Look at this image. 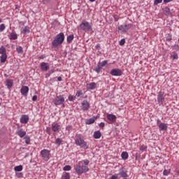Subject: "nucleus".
<instances>
[{
  "label": "nucleus",
  "instance_id": "obj_1",
  "mask_svg": "<svg viewBox=\"0 0 179 179\" xmlns=\"http://www.w3.org/2000/svg\"><path fill=\"white\" fill-rule=\"evenodd\" d=\"M89 163H90L89 159L80 161L77 164L74 166L76 173H77V174H83V173H87V171L90 170L89 166H87Z\"/></svg>",
  "mask_w": 179,
  "mask_h": 179
},
{
  "label": "nucleus",
  "instance_id": "obj_2",
  "mask_svg": "<svg viewBox=\"0 0 179 179\" xmlns=\"http://www.w3.org/2000/svg\"><path fill=\"white\" fill-rule=\"evenodd\" d=\"M64 40H65V35L64 33L61 32L58 34L55 40L52 43V45L54 48H57L59 45H61L62 43H64Z\"/></svg>",
  "mask_w": 179,
  "mask_h": 179
},
{
  "label": "nucleus",
  "instance_id": "obj_3",
  "mask_svg": "<svg viewBox=\"0 0 179 179\" xmlns=\"http://www.w3.org/2000/svg\"><path fill=\"white\" fill-rule=\"evenodd\" d=\"M75 142L77 146H80L83 149L89 148V145H87V143L85 141V140L83 139V136L80 134H77L76 136Z\"/></svg>",
  "mask_w": 179,
  "mask_h": 179
},
{
  "label": "nucleus",
  "instance_id": "obj_4",
  "mask_svg": "<svg viewBox=\"0 0 179 179\" xmlns=\"http://www.w3.org/2000/svg\"><path fill=\"white\" fill-rule=\"evenodd\" d=\"M80 29L83 30V31H92L93 30L92 23L85 20L82 21L80 24Z\"/></svg>",
  "mask_w": 179,
  "mask_h": 179
},
{
  "label": "nucleus",
  "instance_id": "obj_5",
  "mask_svg": "<svg viewBox=\"0 0 179 179\" xmlns=\"http://www.w3.org/2000/svg\"><path fill=\"white\" fill-rule=\"evenodd\" d=\"M65 97L64 95H57L55 99L53 100V103L55 106H64Z\"/></svg>",
  "mask_w": 179,
  "mask_h": 179
},
{
  "label": "nucleus",
  "instance_id": "obj_6",
  "mask_svg": "<svg viewBox=\"0 0 179 179\" xmlns=\"http://www.w3.org/2000/svg\"><path fill=\"white\" fill-rule=\"evenodd\" d=\"M132 27V24H126L124 25H120L118 27V30H120V33L124 34L127 33V31L129 29H131Z\"/></svg>",
  "mask_w": 179,
  "mask_h": 179
},
{
  "label": "nucleus",
  "instance_id": "obj_7",
  "mask_svg": "<svg viewBox=\"0 0 179 179\" xmlns=\"http://www.w3.org/2000/svg\"><path fill=\"white\" fill-rule=\"evenodd\" d=\"M50 151L47 149H43L41 151V155L43 160H45L46 162L50 160Z\"/></svg>",
  "mask_w": 179,
  "mask_h": 179
},
{
  "label": "nucleus",
  "instance_id": "obj_8",
  "mask_svg": "<svg viewBox=\"0 0 179 179\" xmlns=\"http://www.w3.org/2000/svg\"><path fill=\"white\" fill-rule=\"evenodd\" d=\"M110 73L112 76H121V75H122V70L120 69H113Z\"/></svg>",
  "mask_w": 179,
  "mask_h": 179
},
{
  "label": "nucleus",
  "instance_id": "obj_9",
  "mask_svg": "<svg viewBox=\"0 0 179 179\" xmlns=\"http://www.w3.org/2000/svg\"><path fill=\"white\" fill-rule=\"evenodd\" d=\"M164 101V92H158L157 102H158L159 106H162V104H163Z\"/></svg>",
  "mask_w": 179,
  "mask_h": 179
},
{
  "label": "nucleus",
  "instance_id": "obj_10",
  "mask_svg": "<svg viewBox=\"0 0 179 179\" xmlns=\"http://www.w3.org/2000/svg\"><path fill=\"white\" fill-rule=\"evenodd\" d=\"M89 108H90V103H89V101L87 100L83 101L81 103V110H83V111H87Z\"/></svg>",
  "mask_w": 179,
  "mask_h": 179
},
{
  "label": "nucleus",
  "instance_id": "obj_11",
  "mask_svg": "<svg viewBox=\"0 0 179 179\" xmlns=\"http://www.w3.org/2000/svg\"><path fill=\"white\" fill-rule=\"evenodd\" d=\"M52 131L53 132H59L61 131V125L58 123L53 122L52 124Z\"/></svg>",
  "mask_w": 179,
  "mask_h": 179
},
{
  "label": "nucleus",
  "instance_id": "obj_12",
  "mask_svg": "<svg viewBox=\"0 0 179 179\" xmlns=\"http://www.w3.org/2000/svg\"><path fill=\"white\" fill-rule=\"evenodd\" d=\"M40 66H41V71H43L44 72H47V71L50 69V64L48 63L41 62L40 64Z\"/></svg>",
  "mask_w": 179,
  "mask_h": 179
},
{
  "label": "nucleus",
  "instance_id": "obj_13",
  "mask_svg": "<svg viewBox=\"0 0 179 179\" xmlns=\"http://www.w3.org/2000/svg\"><path fill=\"white\" fill-rule=\"evenodd\" d=\"M20 93L22 96H27V94L29 93V87L22 86L20 90Z\"/></svg>",
  "mask_w": 179,
  "mask_h": 179
},
{
  "label": "nucleus",
  "instance_id": "obj_14",
  "mask_svg": "<svg viewBox=\"0 0 179 179\" xmlns=\"http://www.w3.org/2000/svg\"><path fill=\"white\" fill-rule=\"evenodd\" d=\"M21 124H27L29 122V115H22L20 120Z\"/></svg>",
  "mask_w": 179,
  "mask_h": 179
},
{
  "label": "nucleus",
  "instance_id": "obj_15",
  "mask_svg": "<svg viewBox=\"0 0 179 179\" xmlns=\"http://www.w3.org/2000/svg\"><path fill=\"white\" fill-rule=\"evenodd\" d=\"M106 117L110 122H115V120H117V116L113 114H107Z\"/></svg>",
  "mask_w": 179,
  "mask_h": 179
},
{
  "label": "nucleus",
  "instance_id": "obj_16",
  "mask_svg": "<svg viewBox=\"0 0 179 179\" xmlns=\"http://www.w3.org/2000/svg\"><path fill=\"white\" fill-rule=\"evenodd\" d=\"M17 135H18L20 138H24V136H26V131L22 130V129H18L17 130Z\"/></svg>",
  "mask_w": 179,
  "mask_h": 179
},
{
  "label": "nucleus",
  "instance_id": "obj_17",
  "mask_svg": "<svg viewBox=\"0 0 179 179\" xmlns=\"http://www.w3.org/2000/svg\"><path fill=\"white\" fill-rule=\"evenodd\" d=\"M97 86L96 83H91L90 84H87V90H94Z\"/></svg>",
  "mask_w": 179,
  "mask_h": 179
},
{
  "label": "nucleus",
  "instance_id": "obj_18",
  "mask_svg": "<svg viewBox=\"0 0 179 179\" xmlns=\"http://www.w3.org/2000/svg\"><path fill=\"white\" fill-rule=\"evenodd\" d=\"M159 131H167V124L166 123H159Z\"/></svg>",
  "mask_w": 179,
  "mask_h": 179
},
{
  "label": "nucleus",
  "instance_id": "obj_19",
  "mask_svg": "<svg viewBox=\"0 0 179 179\" xmlns=\"http://www.w3.org/2000/svg\"><path fill=\"white\" fill-rule=\"evenodd\" d=\"M10 40H17V34L16 32H12L8 35Z\"/></svg>",
  "mask_w": 179,
  "mask_h": 179
},
{
  "label": "nucleus",
  "instance_id": "obj_20",
  "mask_svg": "<svg viewBox=\"0 0 179 179\" xmlns=\"http://www.w3.org/2000/svg\"><path fill=\"white\" fill-rule=\"evenodd\" d=\"M6 86L8 87V89H10L12 86H13V80L7 79L6 81Z\"/></svg>",
  "mask_w": 179,
  "mask_h": 179
},
{
  "label": "nucleus",
  "instance_id": "obj_21",
  "mask_svg": "<svg viewBox=\"0 0 179 179\" xmlns=\"http://www.w3.org/2000/svg\"><path fill=\"white\" fill-rule=\"evenodd\" d=\"M21 33H23L24 34H27L30 33V27H24L21 29Z\"/></svg>",
  "mask_w": 179,
  "mask_h": 179
},
{
  "label": "nucleus",
  "instance_id": "obj_22",
  "mask_svg": "<svg viewBox=\"0 0 179 179\" xmlns=\"http://www.w3.org/2000/svg\"><path fill=\"white\" fill-rule=\"evenodd\" d=\"M94 138L95 139H100V138H101V132H100V131H94Z\"/></svg>",
  "mask_w": 179,
  "mask_h": 179
},
{
  "label": "nucleus",
  "instance_id": "obj_23",
  "mask_svg": "<svg viewBox=\"0 0 179 179\" xmlns=\"http://www.w3.org/2000/svg\"><path fill=\"white\" fill-rule=\"evenodd\" d=\"M94 121H96V117H92L86 121V124L87 125H90L92 124H94Z\"/></svg>",
  "mask_w": 179,
  "mask_h": 179
},
{
  "label": "nucleus",
  "instance_id": "obj_24",
  "mask_svg": "<svg viewBox=\"0 0 179 179\" xmlns=\"http://www.w3.org/2000/svg\"><path fill=\"white\" fill-rule=\"evenodd\" d=\"M6 58H8V56L6 55V54H3L1 55V56L0 57V61L2 64H3V62H6Z\"/></svg>",
  "mask_w": 179,
  "mask_h": 179
},
{
  "label": "nucleus",
  "instance_id": "obj_25",
  "mask_svg": "<svg viewBox=\"0 0 179 179\" xmlns=\"http://www.w3.org/2000/svg\"><path fill=\"white\" fill-rule=\"evenodd\" d=\"M164 15H166V16H169L170 14V8H169V7H165L162 9Z\"/></svg>",
  "mask_w": 179,
  "mask_h": 179
},
{
  "label": "nucleus",
  "instance_id": "obj_26",
  "mask_svg": "<svg viewBox=\"0 0 179 179\" xmlns=\"http://www.w3.org/2000/svg\"><path fill=\"white\" fill-rule=\"evenodd\" d=\"M121 157L122 159H123V160H127L129 157L128 152H122Z\"/></svg>",
  "mask_w": 179,
  "mask_h": 179
},
{
  "label": "nucleus",
  "instance_id": "obj_27",
  "mask_svg": "<svg viewBox=\"0 0 179 179\" xmlns=\"http://www.w3.org/2000/svg\"><path fill=\"white\" fill-rule=\"evenodd\" d=\"M74 36L73 34H71L67 36V43H71L73 41Z\"/></svg>",
  "mask_w": 179,
  "mask_h": 179
},
{
  "label": "nucleus",
  "instance_id": "obj_28",
  "mask_svg": "<svg viewBox=\"0 0 179 179\" xmlns=\"http://www.w3.org/2000/svg\"><path fill=\"white\" fill-rule=\"evenodd\" d=\"M119 174L120 176H121V177H123L124 178H126V177H128V175H127V172H125L124 170H121Z\"/></svg>",
  "mask_w": 179,
  "mask_h": 179
},
{
  "label": "nucleus",
  "instance_id": "obj_29",
  "mask_svg": "<svg viewBox=\"0 0 179 179\" xmlns=\"http://www.w3.org/2000/svg\"><path fill=\"white\" fill-rule=\"evenodd\" d=\"M15 171H22L23 170V166L20 165L14 167Z\"/></svg>",
  "mask_w": 179,
  "mask_h": 179
},
{
  "label": "nucleus",
  "instance_id": "obj_30",
  "mask_svg": "<svg viewBox=\"0 0 179 179\" xmlns=\"http://www.w3.org/2000/svg\"><path fill=\"white\" fill-rule=\"evenodd\" d=\"M108 63V60H104L101 62L98 63V64L100 65L101 68H103V66H106V65H107Z\"/></svg>",
  "mask_w": 179,
  "mask_h": 179
},
{
  "label": "nucleus",
  "instance_id": "obj_31",
  "mask_svg": "<svg viewBox=\"0 0 179 179\" xmlns=\"http://www.w3.org/2000/svg\"><path fill=\"white\" fill-rule=\"evenodd\" d=\"M63 141L61 138H57L55 143V145H57V146H61V144L62 143Z\"/></svg>",
  "mask_w": 179,
  "mask_h": 179
},
{
  "label": "nucleus",
  "instance_id": "obj_32",
  "mask_svg": "<svg viewBox=\"0 0 179 179\" xmlns=\"http://www.w3.org/2000/svg\"><path fill=\"white\" fill-rule=\"evenodd\" d=\"M94 71H95V72H96V73H100V71H101V67L99 64V63H98L97 66L95 67Z\"/></svg>",
  "mask_w": 179,
  "mask_h": 179
},
{
  "label": "nucleus",
  "instance_id": "obj_33",
  "mask_svg": "<svg viewBox=\"0 0 179 179\" xmlns=\"http://www.w3.org/2000/svg\"><path fill=\"white\" fill-rule=\"evenodd\" d=\"M0 54H1V55H3V54H6V49L5 48V47L1 46V47L0 48Z\"/></svg>",
  "mask_w": 179,
  "mask_h": 179
},
{
  "label": "nucleus",
  "instance_id": "obj_34",
  "mask_svg": "<svg viewBox=\"0 0 179 179\" xmlns=\"http://www.w3.org/2000/svg\"><path fill=\"white\" fill-rule=\"evenodd\" d=\"M16 51L18 54H23V48L22 46H19L16 48Z\"/></svg>",
  "mask_w": 179,
  "mask_h": 179
},
{
  "label": "nucleus",
  "instance_id": "obj_35",
  "mask_svg": "<svg viewBox=\"0 0 179 179\" xmlns=\"http://www.w3.org/2000/svg\"><path fill=\"white\" fill-rule=\"evenodd\" d=\"M70 178H71V176L68 173H65L62 177V179H70Z\"/></svg>",
  "mask_w": 179,
  "mask_h": 179
},
{
  "label": "nucleus",
  "instance_id": "obj_36",
  "mask_svg": "<svg viewBox=\"0 0 179 179\" xmlns=\"http://www.w3.org/2000/svg\"><path fill=\"white\" fill-rule=\"evenodd\" d=\"M148 147L146 145H141L140 150L141 152H146Z\"/></svg>",
  "mask_w": 179,
  "mask_h": 179
},
{
  "label": "nucleus",
  "instance_id": "obj_37",
  "mask_svg": "<svg viewBox=\"0 0 179 179\" xmlns=\"http://www.w3.org/2000/svg\"><path fill=\"white\" fill-rule=\"evenodd\" d=\"M76 97H80V96H83V92L82 90H78L76 92Z\"/></svg>",
  "mask_w": 179,
  "mask_h": 179
},
{
  "label": "nucleus",
  "instance_id": "obj_38",
  "mask_svg": "<svg viewBox=\"0 0 179 179\" xmlns=\"http://www.w3.org/2000/svg\"><path fill=\"white\" fill-rule=\"evenodd\" d=\"M25 143L26 145H29L30 144V137L29 136H25Z\"/></svg>",
  "mask_w": 179,
  "mask_h": 179
},
{
  "label": "nucleus",
  "instance_id": "obj_39",
  "mask_svg": "<svg viewBox=\"0 0 179 179\" xmlns=\"http://www.w3.org/2000/svg\"><path fill=\"white\" fill-rule=\"evenodd\" d=\"M71 166L66 165V166H65L63 168V170H64V171H71Z\"/></svg>",
  "mask_w": 179,
  "mask_h": 179
},
{
  "label": "nucleus",
  "instance_id": "obj_40",
  "mask_svg": "<svg viewBox=\"0 0 179 179\" xmlns=\"http://www.w3.org/2000/svg\"><path fill=\"white\" fill-rule=\"evenodd\" d=\"M171 57L173 59H177L178 58V55L176 52H173Z\"/></svg>",
  "mask_w": 179,
  "mask_h": 179
},
{
  "label": "nucleus",
  "instance_id": "obj_41",
  "mask_svg": "<svg viewBox=\"0 0 179 179\" xmlns=\"http://www.w3.org/2000/svg\"><path fill=\"white\" fill-rule=\"evenodd\" d=\"M6 27H5V24H0V31H3Z\"/></svg>",
  "mask_w": 179,
  "mask_h": 179
},
{
  "label": "nucleus",
  "instance_id": "obj_42",
  "mask_svg": "<svg viewBox=\"0 0 179 179\" xmlns=\"http://www.w3.org/2000/svg\"><path fill=\"white\" fill-rule=\"evenodd\" d=\"M163 2V0H155L154 5H159V3H162Z\"/></svg>",
  "mask_w": 179,
  "mask_h": 179
},
{
  "label": "nucleus",
  "instance_id": "obj_43",
  "mask_svg": "<svg viewBox=\"0 0 179 179\" xmlns=\"http://www.w3.org/2000/svg\"><path fill=\"white\" fill-rule=\"evenodd\" d=\"M172 38H173V36L170 34H168V36H166L167 41H171Z\"/></svg>",
  "mask_w": 179,
  "mask_h": 179
},
{
  "label": "nucleus",
  "instance_id": "obj_44",
  "mask_svg": "<svg viewBox=\"0 0 179 179\" xmlns=\"http://www.w3.org/2000/svg\"><path fill=\"white\" fill-rule=\"evenodd\" d=\"M54 72H55L54 69L49 71L48 73H47V76H50L51 75H52V73H54Z\"/></svg>",
  "mask_w": 179,
  "mask_h": 179
},
{
  "label": "nucleus",
  "instance_id": "obj_45",
  "mask_svg": "<svg viewBox=\"0 0 179 179\" xmlns=\"http://www.w3.org/2000/svg\"><path fill=\"white\" fill-rule=\"evenodd\" d=\"M125 44V39H121L120 41V45H124Z\"/></svg>",
  "mask_w": 179,
  "mask_h": 179
},
{
  "label": "nucleus",
  "instance_id": "obj_46",
  "mask_svg": "<svg viewBox=\"0 0 179 179\" xmlns=\"http://www.w3.org/2000/svg\"><path fill=\"white\" fill-rule=\"evenodd\" d=\"M16 176L17 177V178H22V177H23V173H16Z\"/></svg>",
  "mask_w": 179,
  "mask_h": 179
},
{
  "label": "nucleus",
  "instance_id": "obj_47",
  "mask_svg": "<svg viewBox=\"0 0 179 179\" xmlns=\"http://www.w3.org/2000/svg\"><path fill=\"white\" fill-rule=\"evenodd\" d=\"M118 178V175L115 174L113 175L109 179H117Z\"/></svg>",
  "mask_w": 179,
  "mask_h": 179
},
{
  "label": "nucleus",
  "instance_id": "obj_48",
  "mask_svg": "<svg viewBox=\"0 0 179 179\" xmlns=\"http://www.w3.org/2000/svg\"><path fill=\"white\" fill-rule=\"evenodd\" d=\"M68 99L69 101H73V96L72 95H69V97H68Z\"/></svg>",
  "mask_w": 179,
  "mask_h": 179
},
{
  "label": "nucleus",
  "instance_id": "obj_49",
  "mask_svg": "<svg viewBox=\"0 0 179 179\" xmlns=\"http://www.w3.org/2000/svg\"><path fill=\"white\" fill-rule=\"evenodd\" d=\"M163 174L164 176H169V174H170V172L167 170H164Z\"/></svg>",
  "mask_w": 179,
  "mask_h": 179
},
{
  "label": "nucleus",
  "instance_id": "obj_50",
  "mask_svg": "<svg viewBox=\"0 0 179 179\" xmlns=\"http://www.w3.org/2000/svg\"><path fill=\"white\" fill-rule=\"evenodd\" d=\"M174 50H176V51H178L179 50V45H173Z\"/></svg>",
  "mask_w": 179,
  "mask_h": 179
},
{
  "label": "nucleus",
  "instance_id": "obj_51",
  "mask_svg": "<svg viewBox=\"0 0 179 179\" xmlns=\"http://www.w3.org/2000/svg\"><path fill=\"white\" fill-rule=\"evenodd\" d=\"M105 125H106V124L104 122H101L99 124L100 128H104Z\"/></svg>",
  "mask_w": 179,
  "mask_h": 179
},
{
  "label": "nucleus",
  "instance_id": "obj_52",
  "mask_svg": "<svg viewBox=\"0 0 179 179\" xmlns=\"http://www.w3.org/2000/svg\"><path fill=\"white\" fill-rule=\"evenodd\" d=\"M66 131H71V129H72V126L69 125L66 127Z\"/></svg>",
  "mask_w": 179,
  "mask_h": 179
},
{
  "label": "nucleus",
  "instance_id": "obj_53",
  "mask_svg": "<svg viewBox=\"0 0 179 179\" xmlns=\"http://www.w3.org/2000/svg\"><path fill=\"white\" fill-rule=\"evenodd\" d=\"M174 0H164V3H169V2H173Z\"/></svg>",
  "mask_w": 179,
  "mask_h": 179
},
{
  "label": "nucleus",
  "instance_id": "obj_54",
  "mask_svg": "<svg viewBox=\"0 0 179 179\" xmlns=\"http://www.w3.org/2000/svg\"><path fill=\"white\" fill-rule=\"evenodd\" d=\"M37 100V96L36 95H34L33 97H32V101H36Z\"/></svg>",
  "mask_w": 179,
  "mask_h": 179
},
{
  "label": "nucleus",
  "instance_id": "obj_55",
  "mask_svg": "<svg viewBox=\"0 0 179 179\" xmlns=\"http://www.w3.org/2000/svg\"><path fill=\"white\" fill-rule=\"evenodd\" d=\"M57 80H58L59 82H61V81L62 80V77L59 76V77L57 78Z\"/></svg>",
  "mask_w": 179,
  "mask_h": 179
},
{
  "label": "nucleus",
  "instance_id": "obj_56",
  "mask_svg": "<svg viewBox=\"0 0 179 179\" xmlns=\"http://www.w3.org/2000/svg\"><path fill=\"white\" fill-rule=\"evenodd\" d=\"M39 58H40V59H44V58H45V56H44V55H41V56L39 57Z\"/></svg>",
  "mask_w": 179,
  "mask_h": 179
},
{
  "label": "nucleus",
  "instance_id": "obj_57",
  "mask_svg": "<svg viewBox=\"0 0 179 179\" xmlns=\"http://www.w3.org/2000/svg\"><path fill=\"white\" fill-rule=\"evenodd\" d=\"M157 125H159V124H163V122H161L160 120H157Z\"/></svg>",
  "mask_w": 179,
  "mask_h": 179
},
{
  "label": "nucleus",
  "instance_id": "obj_58",
  "mask_svg": "<svg viewBox=\"0 0 179 179\" xmlns=\"http://www.w3.org/2000/svg\"><path fill=\"white\" fill-rule=\"evenodd\" d=\"M90 2H94L96 0H89Z\"/></svg>",
  "mask_w": 179,
  "mask_h": 179
},
{
  "label": "nucleus",
  "instance_id": "obj_59",
  "mask_svg": "<svg viewBox=\"0 0 179 179\" xmlns=\"http://www.w3.org/2000/svg\"><path fill=\"white\" fill-rule=\"evenodd\" d=\"M17 8H19V6L15 5V9H17Z\"/></svg>",
  "mask_w": 179,
  "mask_h": 179
},
{
  "label": "nucleus",
  "instance_id": "obj_60",
  "mask_svg": "<svg viewBox=\"0 0 179 179\" xmlns=\"http://www.w3.org/2000/svg\"><path fill=\"white\" fill-rule=\"evenodd\" d=\"M0 23H2V18L0 17Z\"/></svg>",
  "mask_w": 179,
  "mask_h": 179
},
{
  "label": "nucleus",
  "instance_id": "obj_61",
  "mask_svg": "<svg viewBox=\"0 0 179 179\" xmlns=\"http://www.w3.org/2000/svg\"><path fill=\"white\" fill-rule=\"evenodd\" d=\"M177 174L178 176H179V170L177 171Z\"/></svg>",
  "mask_w": 179,
  "mask_h": 179
},
{
  "label": "nucleus",
  "instance_id": "obj_62",
  "mask_svg": "<svg viewBox=\"0 0 179 179\" xmlns=\"http://www.w3.org/2000/svg\"><path fill=\"white\" fill-rule=\"evenodd\" d=\"M0 106H1V102H0Z\"/></svg>",
  "mask_w": 179,
  "mask_h": 179
}]
</instances>
